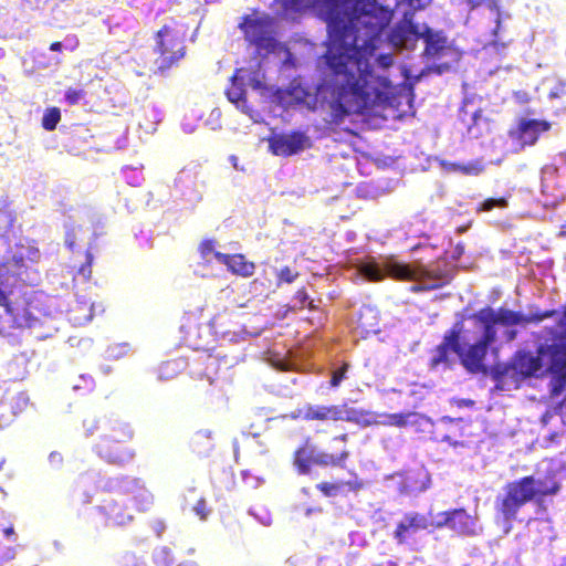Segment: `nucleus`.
I'll return each instance as SVG.
<instances>
[{"label": "nucleus", "mask_w": 566, "mask_h": 566, "mask_svg": "<svg viewBox=\"0 0 566 566\" xmlns=\"http://www.w3.org/2000/svg\"><path fill=\"white\" fill-rule=\"evenodd\" d=\"M3 533H4V535H6V536H11V535H13V534H14V528H13V526H12V525H10V526L6 527V528L3 530Z\"/></svg>", "instance_id": "50"}, {"label": "nucleus", "mask_w": 566, "mask_h": 566, "mask_svg": "<svg viewBox=\"0 0 566 566\" xmlns=\"http://www.w3.org/2000/svg\"><path fill=\"white\" fill-rule=\"evenodd\" d=\"M94 256L92 252L88 250L85 252V262L78 268L77 275H80L84 281H90L92 277V266H93Z\"/></svg>", "instance_id": "30"}, {"label": "nucleus", "mask_w": 566, "mask_h": 566, "mask_svg": "<svg viewBox=\"0 0 566 566\" xmlns=\"http://www.w3.org/2000/svg\"><path fill=\"white\" fill-rule=\"evenodd\" d=\"M535 497V479L524 476L518 481L511 483L507 488L506 495L502 502V512L506 518L511 520L515 516L521 506Z\"/></svg>", "instance_id": "12"}, {"label": "nucleus", "mask_w": 566, "mask_h": 566, "mask_svg": "<svg viewBox=\"0 0 566 566\" xmlns=\"http://www.w3.org/2000/svg\"><path fill=\"white\" fill-rule=\"evenodd\" d=\"M457 167L460 171H462L464 174H476L479 171V169L474 165H468V166L457 165Z\"/></svg>", "instance_id": "43"}, {"label": "nucleus", "mask_w": 566, "mask_h": 566, "mask_svg": "<svg viewBox=\"0 0 566 566\" xmlns=\"http://www.w3.org/2000/svg\"><path fill=\"white\" fill-rule=\"evenodd\" d=\"M214 245H216V241L214 240H203L200 244H199V253L201 255L202 259H207L211 253H216L217 251H214Z\"/></svg>", "instance_id": "34"}, {"label": "nucleus", "mask_w": 566, "mask_h": 566, "mask_svg": "<svg viewBox=\"0 0 566 566\" xmlns=\"http://www.w3.org/2000/svg\"><path fill=\"white\" fill-rule=\"evenodd\" d=\"M465 422L462 418L442 417L431 423L430 438L436 442H447L451 446L462 444L465 437Z\"/></svg>", "instance_id": "16"}, {"label": "nucleus", "mask_w": 566, "mask_h": 566, "mask_svg": "<svg viewBox=\"0 0 566 566\" xmlns=\"http://www.w3.org/2000/svg\"><path fill=\"white\" fill-rule=\"evenodd\" d=\"M243 72L244 69H237L231 76V85L227 88L226 95L228 99L235 106H240L245 103V90L243 84Z\"/></svg>", "instance_id": "24"}, {"label": "nucleus", "mask_w": 566, "mask_h": 566, "mask_svg": "<svg viewBox=\"0 0 566 566\" xmlns=\"http://www.w3.org/2000/svg\"><path fill=\"white\" fill-rule=\"evenodd\" d=\"M191 446L195 451L203 452L212 449V433L208 430L197 431L191 438Z\"/></svg>", "instance_id": "27"}, {"label": "nucleus", "mask_w": 566, "mask_h": 566, "mask_svg": "<svg viewBox=\"0 0 566 566\" xmlns=\"http://www.w3.org/2000/svg\"><path fill=\"white\" fill-rule=\"evenodd\" d=\"M279 14L294 19L308 9L326 23L325 53L331 75L317 86L316 96L329 111L331 123L364 114L388 102L391 82L376 74L361 51L374 50V42L387 28L390 14L377 8L376 0H274Z\"/></svg>", "instance_id": "1"}, {"label": "nucleus", "mask_w": 566, "mask_h": 566, "mask_svg": "<svg viewBox=\"0 0 566 566\" xmlns=\"http://www.w3.org/2000/svg\"><path fill=\"white\" fill-rule=\"evenodd\" d=\"M61 120V112L57 107L48 108L42 117V127L48 130H54Z\"/></svg>", "instance_id": "28"}, {"label": "nucleus", "mask_w": 566, "mask_h": 566, "mask_svg": "<svg viewBox=\"0 0 566 566\" xmlns=\"http://www.w3.org/2000/svg\"><path fill=\"white\" fill-rule=\"evenodd\" d=\"M513 95L515 101L521 105L527 104L532 99L530 93L526 91H516Z\"/></svg>", "instance_id": "38"}, {"label": "nucleus", "mask_w": 566, "mask_h": 566, "mask_svg": "<svg viewBox=\"0 0 566 566\" xmlns=\"http://www.w3.org/2000/svg\"><path fill=\"white\" fill-rule=\"evenodd\" d=\"M470 337V329L465 328L464 319H460L443 335L442 342L431 350L428 361L430 369H437L439 366H450L449 353L452 350L458 355L459 340Z\"/></svg>", "instance_id": "10"}, {"label": "nucleus", "mask_w": 566, "mask_h": 566, "mask_svg": "<svg viewBox=\"0 0 566 566\" xmlns=\"http://www.w3.org/2000/svg\"><path fill=\"white\" fill-rule=\"evenodd\" d=\"M239 28L245 41L253 45L258 53H270L275 50L276 40L273 35V21L270 17L244 15Z\"/></svg>", "instance_id": "8"}, {"label": "nucleus", "mask_w": 566, "mask_h": 566, "mask_svg": "<svg viewBox=\"0 0 566 566\" xmlns=\"http://www.w3.org/2000/svg\"><path fill=\"white\" fill-rule=\"evenodd\" d=\"M462 403L465 406H471V405H473V401L472 400H463Z\"/></svg>", "instance_id": "54"}, {"label": "nucleus", "mask_w": 566, "mask_h": 566, "mask_svg": "<svg viewBox=\"0 0 566 566\" xmlns=\"http://www.w3.org/2000/svg\"><path fill=\"white\" fill-rule=\"evenodd\" d=\"M566 408V396L554 406V413H562L563 409Z\"/></svg>", "instance_id": "44"}, {"label": "nucleus", "mask_w": 566, "mask_h": 566, "mask_svg": "<svg viewBox=\"0 0 566 566\" xmlns=\"http://www.w3.org/2000/svg\"><path fill=\"white\" fill-rule=\"evenodd\" d=\"M196 491H197V490H196V488H191V489H189V491H188V492H189V494H190V495H192V494H195V493H196Z\"/></svg>", "instance_id": "56"}, {"label": "nucleus", "mask_w": 566, "mask_h": 566, "mask_svg": "<svg viewBox=\"0 0 566 566\" xmlns=\"http://www.w3.org/2000/svg\"><path fill=\"white\" fill-rule=\"evenodd\" d=\"M552 123L545 119L520 118L510 135L523 146H533L542 133L551 130Z\"/></svg>", "instance_id": "18"}, {"label": "nucleus", "mask_w": 566, "mask_h": 566, "mask_svg": "<svg viewBox=\"0 0 566 566\" xmlns=\"http://www.w3.org/2000/svg\"><path fill=\"white\" fill-rule=\"evenodd\" d=\"M348 368H349V365L347 363H343V365L335 369L333 373H332V377H331V387H338L340 385V382L346 378V374L348 371Z\"/></svg>", "instance_id": "32"}, {"label": "nucleus", "mask_w": 566, "mask_h": 566, "mask_svg": "<svg viewBox=\"0 0 566 566\" xmlns=\"http://www.w3.org/2000/svg\"><path fill=\"white\" fill-rule=\"evenodd\" d=\"M86 437L94 438L92 450L104 462L123 467L135 457V432L118 418H88L83 422Z\"/></svg>", "instance_id": "4"}, {"label": "nucleus", "mask_w": 566, "mask_h": 566, "mask_svg": "<svg viewBox=\"0 0 566 566\" xmlns=\"http://www.w3.org/2000/svg\"><path fill=\"white\" fill-rule=\"evenodd\" d=\"M514 336H515V332H510L507 339L511 340L514 338Z\"/></svg>", "instance_id": "55"}, {"label": "nucleus", "mask_w": 566, "mask_h": 566, "mask_svg": "<svg viewBox=\"0 0 566 566\" xmlns=\"http://www.w3.org/2000/svg\"><path fill=\"white\" fill-rule=\"evenodd\" d=\"M310 146L308 137L298 130L275 135L269 139V148L272 154L282 157L295 155Z\"/></svg>", "instance_id": "17"}, {"label": "nucleus", "mask_w": 566, "mask_h": 566, "mask_svg": "<svg viewBox=\"0 0 566 566\" xmlns=\"http://www.w3.org/2000/svg\"><path fill=\"white\" fill-rule=\"evenodd\" d=\"M214 258L220 263L224 264L227 269L239 276L250 277L254 274L255 264L248 261L243 254H227L222 252H216Z\"/></svg>", "instance_id": "21"}, {"label": "nucleus", "mask_w": 566, "mask_h": 566, "mask_svg": "<svg viewBox=\"0 0 566 566\" xmlns=\"http://www.w3.org/2000/svg\"><path fill=\"white\" fill-rule=\"evenodd\" d=\"M557 237L563 239L566 238V223L560 226Z\"/></svg>", "instance_id": "49"}, {"label": "nucleus", "mask_w": 566, "mask_h": 566, "mask_svg": "<svg viewBox=\"0 0 566 566\" xmlns=\"http://www.w3.org/2000/svg\"><path fill=\"white\" fill-rule=\"evenodd\" d=\"M430 526L427 515L418 512L406 513L394 531V538L398 544H406L417 532L424 531Z\"/></svg>", "instance_id": "20"}, {"label": "nucleus", "mask_w": 566, "mask_h": 566, "mask_svg": "<svg viewBox=\"0 0 566 566\" xmlns=\"http://www.w3.org/2000/svg\"><path fill=\"white\" fill-rule=\"evenodd\" d=\"M42 254L35 241L20 239L12 247L0 238V306L11 317V327H30L34 321L24 297L17 295V283L34 286L40 281Z\"/></svg>", "instance_id": "2"}, {"label": "nucleus", "mask_w": 566, "mask_h": 566, "mask_svg": "<svg viewBox=\"0 0 566 566\" xmlns=\"http://www.w3.org/2000/svg\"><path fill=\"white\" fill-rule=\"evenodd\" d=\"M185 34L178 29V21L170 18L168 23L154 34L153 52L156 55L155 64L161 74L179 64L186 55Z\"/></svg>", "instance_id": "7"}, {"label": "nucleus", "mask_w": 566, "mask_h": 566, "mask_svg": "<svg viewBox=\"0 0 566 566\" xmlns=\"http://www.w3.org/2000/svg\"><path fill=\"white\" fill-rule=\"evenodd\" d=\"M506 206H507V203L504 198H497V208H504Z\"/></svg>", "instance_id": "52"}, {"label": "nucleus", "mask_w": 566, "mask_h": 566, "mask_svg": "<svg viewBox=\"0 0 566 566\" xmlns=\"http://www.w3.org/2000/svg\"><path fill=\"white\" fill-rule=\"evenodd\" d=\"M564 113H566V106L563 108Z\"/></svg>", "instance_id": "60"}, {"label": "nucleus", "mask_w": 566, "mask_h": 566, "mask_svg": "<svg viewBox=\"0 0 566 566\" xmlns=\"http://www.w3.org/2000/svg\"><path fill=\"white\" fill-rule=\"evenodd\" d=\"M198 313L188 312L182 317L180 331L182 333V340L186 346L193 350H209V344L211 340V334L206 326H202L198 322Z\"/></svg>", "instance_id": "13"}, {"label": "nucleus", "mask_w": 566, "mask_h": 566, "mask_svg": "<svg viewBox=\"0 0 566 566\" xmlns=\"http://www.w3.org/2000/svg\"><path fill=\"white\" fill-rule=\"evenodd\" d=\"M366 412L358 410L353 407H348L347 403L343 405H329V406H313L307 405L304 408L303 418L307 421H346V422H360Z\"/></svg>", "instance_id": "11"}, {"label": "nucleus", "mask_w": 566, "mask_h": 566, "mask_svg": "<svg viewBox=\"0 0 566 566\" xmlns=\"http://www.w3.org/2000/svg\"><path fill=\"white\" fill-rule=\"evenodd\" d=\"M461 319H464V323L470 322L473 327L472 334L474 336L481 335V337L469 346L462 345L459 340V360L469 373L488 375L490 370L485 359L489 347L495 339V311L491 307H484Z\"/></svg>", "instance_id": "5"}, {"label": "nucleus", "mask_w": 566, "mask_h": 566, "mask_svg": "<svg viewBox=\"0 0 566 566\" xmlns=\"http://www.w3.org/2000/svg\"><path fill=\"white\" fill-rule=\"evenodd\" d=\"M468 2L472 3L473 6H478L481 3L480 0H467Z\"/></svg>", "instance_id": "53"}, {"label": "nucleus", "mask_w": 566, "mask_h": 566, "mask_svg": "<svg viewBox=\"0 0 566 566\" xmlns=\"http://www.w3.org/2000/svg\"><path fill=\"white\" fill-rule=\"evenodd\" d=\"M254 87H260V82L259 81L255 82Z\"/></svg>", "instance_id": "58"}, {"label": "nucleus", "mask_w": 566, "mask_h": 566, "mask_svg": "<svg viewBox=\"0 0 566 566\" xmlns=\"http://www.w3.org/2000/svg\"><path fill=\"white\" fill-rule=\"evenodd\" d=\"M62 48H63V44H62V42H60V41H55V42H52V43L50 44V50H51V51H54V52H60V51H62Z\"/></svg>", "instance_id": "46"}, {"label": "nucleus", "mask_w": 566, "mask_h": 566, "mask_svg": "<svg viewBox=\"0 0 566 566\" xmlns=\"http://www.w3.org/2000/svg\"><path fill=\"white\" fill-rule=\"evenodd\" d=\"M559 438H560V433H558V432H552V433H549V434L546 437V439H545L546 447H551L552 444L558 443Z\"/></svg>", "instance_id": "42"}, {"label": "nucleus", "mask_w": 566, "mask_h": 566, "mask_svg": "<svg viewBox=\"0 0 566 566\" xmlns=\"http://www.w3.org/2000/svg\"><path fill=\"white\" fill-rule=\"evenodd\" d=\"M419 36L426 42L424 53L429 57L439 56L446 49L447 39L438 32H433L427 28Z\"/></svg>", "instance_id": "25"}, {"label": "nucleus", "mask_w": 566, "mask_h": 566, "mask_svg": "<svg viewBox=\"0 0 566 566\" xmlns=\"http://www.w3.org/2000/svg\"><path fill=\"white\" fill-rule=\"evenodd\" d=\"M86 95L84 90H77L73 87H69L65 91V101L70 106L77 105L81 99H83Z\"/></svg>", "instance_id": "31"}, {"label": "nucleus", "mask_w": 566, "mask_h": 566, "mask_svg": "<svg viewBox=\"0 0 566 566\" xmlns=\"http://www.w3.org/2000/svg\"><path fill=\"white\" fill-rule=\"evenodd\" d=\"M560 489L554 476L535 480V497H544L556 494Z\"/></svg>", "instance_id": "26"}, {"label": "nucleus", "mask_w": 566, "mask_h": 566, "mask_svg": "<svg viewBox=\"0 0 566 566\" xmlns=\"http://www.w3.org/2000/svg\"><path fill=\"white\" fill-rule=\"evenodd\" d=\"M554 413V410L553 411H546L543 416H542V422L543 424H547L548 421L551 420V418L553 417Z\"/></svg>", "instance_id": "47"}, {"label": "nucleus", "mask_w": 566, "mask_h": 566, "mask_svg": "<svg viewBox=\"0 0 566 566\" xmlns=\"http://www.w3.org/2000/svg\"><path fill=\"white\" fill-rule=\"evenodd\" d=\"M231 160H232V164L234 165V167L237 168V158L234 156L231 157Z\"/></svg>", "instance_id": "57"}, {"label": "nucleus", "mask_w": 566, "mask_h": 566, "mask_svg": "<svg viewBox=\"0 0 566 566\" xmlns=\"http://www.w3.org/2000/svg\"><path fill=\"white\" fill-rule=\"evenodd\" d=\"M75 244H76V233L74 231V229H71L69 231H66L65 233V245L73 250L75 248Z\"/></svg>", "instance_id": "39"}, {"label": "nucleus", "mask_w": 566, "mask_h": 566, "mask_svg": "<svg viewBox=\"0 0 566 566\" xmlns=\"http://www.w3.org/2000/svg\"><path fill=\"white\" fill-rule=\"evenodd\" d=\"M333 441L343 442V447L337 452L316 451L315 447L311 443V439H305L304 443L293 453V465L296 472L301 475H310L313 472L314 465L345 470L350 458V451L346 447L348 434L335 436Z\"/></svg>", "instance_id": "6"}, {"label": "nucleus", "mask_w": 566, "mask_h": 566, "mask_svg": "<svg viewBox=\"0 0 566 566\" xmlns=\"http://www.w3.org/2000/svg\"><path fill=\"white\" fill-rule=\"evenodd\" d=\"M495 207V198H489L478 208V211H491Z\"/></svg>", "instance_id": "41"}, {"label": "nucleus", "mask_w": 566, "mask_h": 566, "mask_svg": "<svg viewBox=\"0 0 566 566\" xmlns=\"http://www.w3.org/2000/svg\"><path fill=\"white\" fill-rule=\"evenodd\" d=\"M411 416V413H392L390 415V423L403 427L408 423V418Z\"/></svg>", "instance_id": "37"}, {"label": "nucleus", "mask_w": 566, "mask_h": 566, "mask_svg": "<svg viewBox=\"0 0 566 566\" xmlns=\"http://www.w3.org/2000/svg\"><path fill=\"white\" fill-rule=\"evenodd\" d=\"M496 374H497V377H499V376H500V374H501V371H500V369H499V368H497V370H496Z\"/></svg>", "instance_id": "59"}, {"label": "nucleus", "mask_w": 566, "mask_h": 566, "mask_svg": "<svg viewBox=\"0 0 566 566\" xmlns=\"http://www.w3.org/2000/svg\"><path fill=\"white\" fill-rule=\"evenodd\" d=\"M97 512L104 517L106 525L123 526L134 520V514L125 497L118 490L114 495L104 499L97 506Z\"/></svg>", "instance_id": "14"}, {"label": "nucleus", "mask_w": 566, "mask_h": 566, "mask_svg": "<svg viewBox=\"0 0 566 566\" xmlns=\"http://www.w3.org/2000/svg\"><path fill=\"white\" fill-rule=\"evenodd\" d=\"M379 60L381 62V65L385 67L389 66L392 63V59L390 55H381Z\"/></svg>", "instance_id": "45"}, {"label": "nucleus", "mask_w": 566, "mask_h": 566, "mask_svg": "<svg viewBox=\"0 0 566 566\" xmlns=\"http://www.w3.org/2000/svg\"><path fill=\"white\" fill-rule=\"evenodd\" d=\"M407 2L413 10H420L426 8L431 0H407Z\"/></svg>", "instance_id": "40"}, {"label": "nucleus", "mask_w": 566, "mask_h": 566, "mask_svg": "<svg viewBox=\"0 0 566 566\" xmlns=\"http://www.w3.org/2000/svg\"><path fill=\"white\" fill-rule=\"evenodd\" d=\"M185 504L190 505L191 510L200 517V520H206L210 513V510L207 507L206 500L202 496H199L192 505L189 497L185 496Z\"/></svg>", "instance_id": "29"}, {"label": "nucleus", "mask_w": 566, "mask_h": 566, "mask_svg": "<svg viewBox=\"0 0 566 566\" xmlns=\"http://www.w3.org/2000/svg\"><path fill=\"white\" fill-rule=\"evenodd\" d=\"M123 485L119 488L122 495L125 497L126 504L129 505L132 513H145L150 510L154 503V496L150 491L138 479L122 480Z\"/></svg>", "instance_id": "15"}, {"label": "nucleus", "mask_w": 566, "mask_h": 566, "mask_svg": "<svg viewBox=\"0 0 566 566\" xmlns=\"http://www.w3.org/2000/svg\"><path fill=\"white\" fill-rule=\"evenodd\" d=\"M444 515L446 517L441 525H446L461 535H469L474 532V522L465 510L457 509L446 512Z\"/></svg>", "instance_id": "22"}, {"label": "nucleus", "mask_w": 566, "mask_h": 566, "mask_svg": "<svg viewBox=\"0 0 566 566\" xmlns=\"http://www.w3.org/2000/svg\"><path fill=\"white\" fill-rule=\"evenodd\" d=\"M557 314H558V311H556V310H546V311H536L534 313L524 315L520 312L499 307L497 308V324L505 325V326H512V325L526 326L528 324H538L546 318L556 316Z\"/></svg>", "instance_id": "19"}, {"label": "nucleus", "mask_w": 566, "mask_h": 566, "mask_svg": "<svg viewBox=\"0 0 566 566\" xmlns=\"http://www.w3.org/2000/svg\"><path fill=\"white\" fill-rule=\"evenodd\" d=\"M566 95V81H559L548 93L549 99H557Z\"/></svg>", "instance_id": "35"}, {"label": "nucleus", "mask_w": 566, "mask_h": 566, "mask_svg": "<svg viewBox=\"0 0 566 566\" xmlns=\"http://www.w3.org/2000/svg\"><path fill=\"white\" fill-rule=\"evenodd\" d=\"M296 297L300 298L301 302H304L307 298V294L305 289H301L296 292Z\"/></svg>", "instance_id": "48"}, {"label": "nucleus", "mask_w": 566, "mask_h": 566, "mask_svg": "<svg viewBox=\"0 0 566 566\" xmlns=\"http://www.w3.org/2000/svg\"><path fill=\"white\" fill-rule=\"evenodd\" d=\"M352 475L354 479L348 481L321 482L316 485V489L325 496H335L344 486L349 491L357 492L363 489L364 483L355 472H352Z\"/></svg>", "instance_id": "23"}, {"label": "nucleus", "mask_w": 566, "mask_h": 566, "mask_svg": "<svg viewBox=\"0 0 566 566\" xmlns=\"http://www.w3.org/2000/svg\"><path fill=\"white\" fill-rule=\"evenodd\" d=\"M157 566H171L172 558L168 549H163L156 557Z\"/></svg>", "instance_id": "36"}, {"label": "nucleus", "mask_w": 566, "mask_h": 566, "mask_svg": "<svg viewBox=\"0 0 566 566\" xmlns=\"http://www.w3.org/2000/svg\"><path fill=\"white\" fill-rule=\"evenodd\" d=\"M551 335L554 340L560 342L542 344L535 354L518 352L513 368L523 377L543 378L549 374V397L555 398L566 389V304Z\"/></svg>", "instance_id": "3"}, {"label": "nucleus", "mask_w": 566, "mask_h": 566, "mask_svg": "<svg viewBox=\"0 0 566 566\" xmlns=\"http://www.w3.org/2000/svg\"><path fill=\"white\" fill-rule=\"evenodd\" d=\"M361 272L369 281L374 282L380 281L385 276L402 281L430 277L429 271L423 266H410L392 259L385 261L382 265L377 263H366L363 265Z\"/></svg>", "instance_id": "9"}, {"label": "nucleus", "mask_w": 566, "mask_h": 566, "mask_svg": "<svg viewBox=\"0 0 566 566\" xmlns=\"http://www.w3.org/2000/svg\"><path fill=\"white\" fill-rule=\"evenodd\" d=\"M440 286V284H433L431 286H416L413 287L415 291H422V290H429V289H434V287H438Z\"/></svg>", "instance_id": "51"}, {"label": "nucleus", "mask_w": 566, "mask_h": 566, "mask_svg": "<svg viewBox=\"0 0 566 566\" xmlns=\"http://www.w3.org/2000/svg\"><path fill=\"white\" fill-rule=\"evenodd\" d=\"M297 272H293L289 266H284L277 273V284L280 285L282 283H292L297 277Z\"/></svg>", "instance_id": "33"}]
</instances>
